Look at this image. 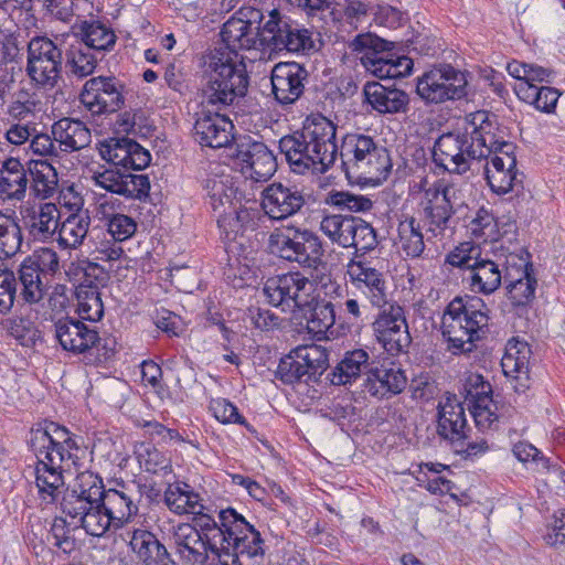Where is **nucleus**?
<instances>
[{
	"label": "nucleus",
	"mask_w": 565,
	"mask_h": 565,
	"mask_svg": "<svg viewBox=\"0 0 565 565\" xmlns=\"http://www.w3.org/2000/svg\"><path fill=\"white\" fill-rule=\"evenodd\" d=\"M265 15L260 9L247 6L239 8L222 28L221 36L231 52L257 49L271 52H305L313 47L311 34L307 29L294 24L279 10L268 12V19L262 25Z\"/></svg>",
	"instance_id": "f257e3e1"
},
{
	"label": "nucleus",
	"mask_w": 565,
	"mask_h": 565,
	"mask_svg": "<svg viewBox=\"0 0 565 565\" xmlns=\"http://www.w3.org/2000/svg\"><path fill=\"white\" fill-rule=\"evenodd\" d=\"M337 126L322 115L307 117L301 129L279 140V150L297 174L326 173L335 162Z\"/></svg>",
	"instance_id": "f03ea898"
},
{
	"label": "nucleus",
	"mask_w": 565,
	"mask_h": 565,
	"mask_svg": "<svg viewBox=\"0 0 565 565\" xmlns=\"http://www.w3.org/2000/svg\"><path fill=\"white\" fill-rule=\"evenodd\" d=\"M451 188L436 182L424 190L418 204L419 220L407 215L397 226V245L408 257H419L425 249L420 222L433 237L444 236L452 228L455 210L451 202Z\"/></svg>",
	"instance_id": "7ed1b4c3"
},
{
	"label": "nucleus",
	"mask_w": 565,
	"mask_h": 565,
	"mask_svg": "<svg viewBox=\"0 0 565 565\" xmlns=\"http://www.w3.org/2000/svg\"><path fill=\"white\" fill-rule=\"evenodd\" d=\"M73 444L68 430L53 422L31 430L30 446L38 459L35 483L44 499H54L64 484L62 463L71 458Z\"/></svg>",
	"instance_id": "20e7f679"
},
{
	"label": "nucleus",
	"mask_w": 565,
	"mask_h": 565,
	"mask_svg": "<svg viewBox=\"0 0 565 565\" xmlns=\"http://www.w3.org/2000/svg\"><path fill=\"white\" fill-rule=\"evenodd\" d=\"M342 167L349 181L377 183L387 178L392 161L387 149L364 134H348L341 145Z\"/></svg>",
	"instance_id": "39448f33"
},
{
	"label": "nucleus",
	"mask_w": 565,
	"mask_h": 565,
	"mask_svg": "<svg viewBox=\"0 0 565 565\" xmlns=\"http://www.w3.org/2000/svg\"><path fill=\"white\" fill-rule=\"evenodd\" d=\"M488 311L479 297H457L449 302L441 319V331L454 354L473 350L479 332L488 326Z\"/></svg>",
	"instance_id": "423d86ee"
},
{
	"label": "nucleus",
	"mask_w": 565,
	"mask_h": 565,
	"mask_svg": "<svg viewBox=\"0 0 565 565\" xmlns=\"http://www.w3.org/2000/svg\"><path fill=\"white\" fill-rule=\"evenodd\" d=\"M270 253L302 268L319 270L323 263L324 249L319 236L311 230L295 224L276 227L268 237Z\"/></svg>",
	"instance_id": "0eeeda50"
},
{
	"label": "nucleus",
	"mask_w": 565,
	"mask_h": 565,
	"mask_svg": "<svg viewBox=\"0 0 565 565\" xmlns=\"http://www.w3.org/2000/svg\"><path fill=\"white\" fill-rule=\"evenodd\" d=\"M141 495L134 486L125 482L105 489L98 510L88 518V535L102 536L111 526L120 529L138 513Z\"/></svg>",
	"instance_id": "6e6552de"
},
{
	"label": "nucleus",
	"mask_w": 565,
	"mask_h": 565,
	"mask_svg": "<svg viewBox=\"0 0 565 565\" xmlns=\"http://www.w3.org/2000/svg\"><path fill=\"white\" fill-rule=\"evenodd\" d=\"M392 43L372 33L356 35L349 44L361 64L372 75L381 78H401L411 74L414 63L408 56L385 57Z\"/></svg>",
	"instance_id": "1a4fd4ad"
},
{
	"label": "nucleus",
	"mask_w": 565,
	"mask_h": 565,
	"mask_svg": "<svg viewBox=\"0 0 565 565\" xmlns=\"http://www.w3.org/2000/svg\"><path fill=\"white\" fill-rule=\"evenodd\" d=\"M222 525L227 532L226 542L217 554L221 565H242L239 556L256 557L264 555V541L260 533L238 514L234 509L227 508L218 514Z\"/></svg>",
	"instance_id": "9d476101"
},
{
	"label": "nucleus",
	"mask_w": 565,
	"mask_h": 565,
	"mask_svg": "<svg viewBox=\"0 0 565 565\" xmlns=\"http://www.w3.org/2000/svg\"><path fill=\"white\" fill-rule=\"evenodd\" d=\"M249 77L243 62L226 58L214 63L203 88L204 103L217 110L234 105L248 89Z\"/></svg>",
	"instance_id": "9b49d317"
},
{
	"label": "nucleus",
	"mask_w": 565,
	"mask_h": 565,
	"mask_svg": "<svg viewBox=\"0 0 565 565\" xmlns=\"http://www.w3.org/2000/svg\"><path fill=\"white\" fill-rule=\"evenodd\" d=\"M63 51L47 36H33L26 45L25 74L36 89L51 90L62 81Z\"/></svg>",
	"instance_id": "f8f14e48"
},
{
	"label": "nucleus",
	"mask_w": 565,
	"mask_h": 565,
	"mask_svg": "<svg viewBox=\"0 0 565 565\" xmlns=\"http://www.w3.org/2000/svg\"><path fill=\"white\" fill-rule=\"evenodd\" d=\"M55 337L61 347L74 354L96 353V362H105L115 354V340L102 339L96 328L82 320L63 318L55 322Z\"/></svg>",
	"instance_id": "ddd939ff"
},
{
	"label": "nucleus",
	"mask_w": 565,
	"mask_h": 565,
	"mask_svg": "<svg viewBox=\"0 0 565 565\" xmlns=\"http://www.w3.org/2000/svg\"><path fill=\"white\" fill-rule=\"evenodd\" d=\"M105 488L103 479L92 471L79 472L63 495L61 508L72 522L88 533V518L98 510Z\"/></svg>",
	"instance_id": "4468645a"
},
{
	"label": "nucleus",
	"mask_w": 565,
	"mask_h": 565,
	"mask_svg": "<svg viewBox=\"0 0 565 565\" xmlns=\"http://www.w3.org/2000/svg\"><path fill=\"white\" fill-rule=\"evenodd\" d=\"M313 291V282L300 271L271 277L263 288L268 302L285 312L310 308L315 302Z\"/></svg>",
	"instance_id": "2eb2a0df"
},
{
	"label": "nucleus",
	"mask_w": 565,
	"mask_h": 565,
	"mask_svg": "<svg viewBox=\"0 0 565 565\" xmlns=\"http://www.w3.org/2000/svg\"><path fill=\"white\" fill-rule=\"evenodd\" d=\"M466 74L450 64L425 72L416 84L418 96L429 104L458 100L467 96Z\"/></svg>",
	"instance_id": "dca6fc26"
},
{
	"label": "nucleus",
	"mask_w": 565,
	"mask_h": 565,
	"mask_svg": "<svg viewBox=\"0 0 565 565\" xmlns=\"http://www.w3.org/2000/svg\"><path fill=\"white\" fill-rule=\"evenodd\" d=\"M465 124L473 140L478 160L489 159L504 150L514 151V145L505 139V128L499 124L494 114L477 110L465 116Z\"/></svg>",
	"instance_id": "f3484780"
},
{
	"label": "nucleus",
	"mask_w": 565,
	"mask_h": 565,
	"mask_svg": "<svg viewBox=\"0 0 565 565\" xmlns=\"http://www.w3.org/2000/svg\"><path fill=\"white\" fill-rule=\"evenodd\" d=\"M435 164L449 173L463 174L478 160L466 124L462 129L439 136L433 148Z\"/></svg>",
	"instance_id": "a211bd4d"
},
{
	"label": "nucleus",
	"mask_w": 565,
	"mask_h": 565,
	"mask_svg": "<svg viewBox=\"0 0 565 565\" xmlns=\"http://www.w3.org/2000/svg\"><path fill=\"white\" fill-rule=\"evenodd\" d=\"M58 269L60 257L52 248H40L32 256L25 258L18 271L21 299L30 305L40 302L45 295V285L41 276L43 274L54 275Z\"/></svg>",
	"instance_id": "6ab92c4d"
},
{
	"label": "nucleus",
	"mask_w": 565,
	"mask_h": 565,
	"mask_svg": "<svg viewBox=\"0 0 565 565\" xmlns=\"http://www.w3.org/2000/svg\"><path fill=\"white\" fill-rule=\"evenodd\" d=\"M234 158L242 174L255 182L267 181L277 169L274 153L264 142L254 140L249 136L236 142Z\"/></svg>",
	"instance_id": "aec40b11"
},
{
	"label": "nucleus",
	"mask_w": 565,
	"mask_h": 565,
	"mask_svg": "<svg viewBox=\"0 0 565 565\" xmlns=\"http://www.w3.org/2000/svg\"><path fill=\"white\" fill-rule=\"evenodd\" d=\"M92 181L100 189L126 199L145 201L149 196L150 181L146 174L110 166L93 172Z\"/></svg>",
	"instance_id": "412c9836"
},
{
	"label": "nucleus",
	"mask_w": 565,
	"mask_h": 565,
	"mask_svg": "<svg viewBox=\"0 0 565 565\" xmlns=\"http://www.w3.org/2000/svg\"><path fill=\"white\" fill-rule=\"evenodd\" d=\"M373 331L377 341L391 354L407 352L412 344L405 310L398 305H391L377 316Z\"/></svg>",
	"instance_id": "4be33fe9"
},
{
	"label": "nucleus",
	"mask_w": 565,
	"mask_h": 565,
	"mask_svg": "<svg viewBox=\"0 0 565 565\" xmlns=\"http://www.w3.org/2000/svg\"><path fill=\"white\" fill-rule=\"evenodd\" d=\"M122 88L115 77H93L84 84L79 99L94 116L115 113L125 102Z\"/></svg>",
	"instance_id": "5701e85b"
},
{
	"label": "nucleus",
	"mask_w": 565,
	"mask_h": 565,
	"mask_svg": "<svg viewBox=\"0 0 565 565\" xmlns=\"http://www.w3.org/2000/svg\"><path fill=\"white\" fill-rule=\"evenodd\" d=\"M308 72L296 62L277 63L270 73L271 94L280 106L295 104L305 92Z\"/></svg>",
	"instance_id": "b1692460"
},
{
	"label": "nucleus",
	"mask_w": 565,
	"mask_h": 565,
	"mask_svg": "<svg viewBox=\"0 0 565 565\" xmlns=\"http://www.w3.org/2000/svg\"><path fill=\"white\" fill-rule=\"evenodd\" d=\"M347 267L351 288L369 297L372 307L383 308L387 303L383 274L365 260L351 259Z\"/></svg>",
	"instance_id": "393cba45"
},
{
	"label": "nucleus",
	"mask_w": 565,
	"mask_h": 565,
	"mask_svg": "<svg viewBox=\"0 0 565 565\" xmlns=\"http://www.w3.org/2000/svg\"><path fill=\"white\" fill-rule=\"evenodd\" d=\"M22 227L36 243L55 242L61 211L54 203H41L21 210Z\"/></svg>",
	"instance_id": "a878e982"
},
{
	"label": "nucleus",
	"mask_w": 565,
	"mask_h": 565,
	"mask_svg": "<svg viewBox=\"0 0 565 565\" xmlns=\"http://www.w3.org/2000/svg\"><path fill=\"white\" fill-rule=\"evenodd\" d=\"M104 160L113 167L127 170H142L151 161L147 149L128 137H115L106 140L100 148Z\"/></svg>",
	"instance_id": "bb28decb"
},
{
	"label": "nucleus",
	"mask_w": 565,
	"mask_h": 565,
	"mask_svg": "<svg viewBox=\"0 0 565 565\" xmlns=\"http://www.w3.org/2000/svg\"><path fill=\"white\" fill-rule=\"evenodd\" d=\"M305 202L303 193L297 186L278 182L263 191L262 207L271 220H285L299 212Z\"/></svg>",
	"instance_id": "cd10ccee"
},
{
	"label": "nucleus",
	"mask_w": 565,
	"mask_h": 565,
	"mask_svg": "<svg viewBox=\"0 0 565 565\" xmlns=\"http://www.w3.org/2000/svg\"><path fill=\"white\" fill-rule=\"evenodd\" d=\"M196 116L193 130L195 140L201 146L222 148L231 142L234 126L225 115L202 110Z\"/></svg>",
	"instance_id": "c85d7f7f"
},
{
	"label": "nucleus",
	"mask_w": 565,
	"mask_h": 565,
	"mask_svg": "<svg viewBox=\"0 0 565 565\" xmlns=\"http://www.w3.org/2000/svg\"><path fill=\"white\" fill-rule=\"evenodd\" d=\"M467 419L465 408L456 395L447 394L438 403V435L452 443L466 438Z\"/></svg>",
	"instance_id": "c756f323"
},
{
	"label": "nucleus",
	"mask_w": 565,
	"mask_h": 565,
	"mask_svg": "<svg viewBox=\"0 0 565 565\" xmlns=\"http://www.w3.org/2000/svg\"><path fill=\"white\" fill-rule=\"evenodd\" d=\"M172 539L181 558L192 565H205L212 559L207 541L201 532L189 523L173 527Z\"/></svg>",
	"instance_id": "7c9ffc66"
},
{
	"label": "nucleus",
	"mask_w": 565,
	"mask_h": 565,
	"mask_svg": "<svg viewBox=\"0 0 565 565\" xmlns=\"http://www.w3.org/2000/svg\"><path fill=\"white\" fill-rule=\"evenodd\" d=\"M484 174L490 189L497 194L512 191L516 181V159L514 151L494 153L487 159Z\"/></svg>",
	"instance_id": "2f4dec72"
},
{
	"label": "nucleus",
	"mask_w": 565,
	"mask_h": 565,
	"mask_svg": "<svg viewBox=\"0 0 565 565\" xmlns=\"http://www.w3.org/2000/svg\"><path fill=\"white\" fill-rule=\"evenodd\" d=\"M531 355L532 350L529 343L516 339L508 341L501 366L505 376L520 382L515 385L516 391H525L529 387Z\"/></svg>",
	"instance_id": "473e14b6"
},
{
	"label": "nucleus",
	"mask_w": 565,
	"mask_h": 565,
	"mask_svg": "<svg viewBox=\"0 0 565 565\" xmlns=\"http://www.w3.org/2000/svg\"><path fill=\"white\" fill-rule=\"evenodd\" d=\"M407 379L401 367L390 363L369 370L364 382V391L376 397L387 394H398L406 387Z\"/></svg>",
	"instance_id": "72a5a7b5"
},
{
	"label": "nucleus",
	"mask_w": 565,
	"mask_h": 565,
	"mask_svg": "<svg viewBox=\"0 0 565 565\" xmlns=\"http://www.w3.org/2000/svg\"><path fill=\"white\" fill-rule=\"evenodd\" d=\"M363 93L365 100L380 114H397L407 110L409 98L402 89L386 87L377 82H367Z\"/></svg>",
	"instance_id": "f704fd0d"
},
{
	"label": "nucleus",
	"mask_w": 565,
	"mask_h": 565,
	"mask_svg": "<svg viewBox=\"0 0 565 565\" xmlns=\"http://www.w3.org/2000/svg\"><path fill=\"white\" fill-rule=\"evenodd\" d=\"M471 270L465 277L473 292L491 295L500 286L503 279L501 262L480 256L471 265Z\"/></svg>",
	"instance_id": "c9c22d12"
},
{
	"label": "nucleus",
	"mask_w": 565,
	"mask_h": 565,
	"mask_svg": "<svg viewBox=\"0 0 565 565\" xmlns=\"http://www.w3.org/2000/svg\"><path fill=\"white\" fill-rule=\"evenodd\" d=\"M51 132L58 148L64 152L81 150L92 141L90 130L83 121L74 118L58 119L52 125Z\"/></svg>",
	"instance_id": "e433bc0d"
},
{
	"label": "nucleus",
	"mask_w": 565,
	"mask_h": 565,
	"mask_svg": "<svg viewBox=\"0 0 565 565\" xmlns=\"http://www.w3.org/2000/svg\"><path fill=\"white\" fill-rule=\"evenodd\" d=\"M207 204L213 213L225 212L234 205L241 204L236 199L237 189L233 178L227 173H214L204 180Z\"/></svg>",
	"instance_id": "4c0bfd02"
},
{
	"label": "nucleus",
	"mask_w": 565,
	"mask_h": 565,
	"mask_svg": "<svg viewBox=\"0 0 565 565\" xmlns=\"http://www.w3.org/2000/svg\"><path fill=\"white\" fill-rule=\"evenodd\" d=\"M28 172L21 161L10 157L0 168V194L6 200L21 201L25 198L29 179Z\"/></svg>",
	"instance_id": "58836bf2"
},
{
	"label": "nucleus",
	"mask_w": 565,
	"mask_h": 565,
	"mask_svg": "<svg viewBox=\"0 0 565 565\" xmlns=\"http://www.w3.org/2000/svg\"><path fill=\"white\" fill-rule=\"evenodd\" d=\"M129 545L145 565H167L170 555L154 534L143 529L132 531Z\"/></svg>",
	"instance_id": "ea45409f"
},
{
	"label": "nucleus",
	"mask_w": 565,
	"mask_h": 565,
	"mask_svg": "<svg viewBox=\"0 0 565 565\" xmlns=\"http://www.w3.org/2000/svg\"><path fill=\"white\" fill-rule=\"evenodd\" d=\"M90 217L86 212L70 214L65 220L58 221L55 242L62 249H77L87 237Z\"/></svg>",
	"instance_id": "a19ab883"
},
{
	"label": "nucleus",
	"mask_w": 565,
	"mask_h": 565,
	"mask_svg": "<svg viewBox=\"0 0 565 565\" xmlns=\"http://www.w3.org/2000/svg\"><path fill=\"white\" fill-rule=\"evenodd\" d=\"M494 254L497 260L501 262L503 279H516L533 274V265L530 253L523 246H514L512 250L503 245L497 248Z\"/></svg>",
	"instance_id": "79ce46f5"
},
{
	"label": "nucleus",
	"mask_w": 565,
	"mask_h": 565,
	"mask_svg": "<svg viewBox=\"0 0 565 565\" xmlns=\"http://www.w3.org/2000/svg\"><path fill=\"white\" fill-rule=\"evenodd\" d=\"M76 35L83 45L95 52L110 51L116 44L115 32L100 21H83Z\"/></svg>",
	"instance_id": "37998d69"
},
{
	"label": "nucleus",
	"mask_w": 565,
	"mask_h": 565,
	"mask_svg": "<svg viewBox=\"0 0 565 565\" xmlns=\"http://www.w3.org/2000/svg\"><path fill=\"white\" fill-rule=\"evenodd\" d=\"M164 502L177 514H202L203 511L200 495L186 483L169 486L164 492Z\"/></svg>",
	"instance_id": "c03bdc74"
},
{
	"label": "nucleus",
	"mask_w": 565,
	"mask_h": 565,
	"mask_svg": "<svg viewBox=\"0 0 565 565\" xmlns=\"http://www.w3.org/2000/svg\"><path fill=\"white\" fill-rule=\"evenodd\" d=\"M29 173L32 177L31 188L36 198L45 200L55 194L58 177L55 168L47 160L30 161Z\"/></svg>",
	"instance_id": "a18cd8bd"
},
{
	"label": "nucleus",
	"mask_w": 565,
	"mask_h": 565,
	"mask_svg": "<svg viewBox=\"0 0 565 565\" xmlns=\"http://www.w3.org/2000/svg\"><path fill=\"white\" fill-rule=\"evenodd\" d=\"M369 353L362 349L347 352L331 373L330 381L333 385H345L361 375L367 366Z\"/></svg>",
	"instance_id": "49530a36"
},
{
	"label": "nucleus",
	"mask_w": 565,
	"mask_h": 565,
	"mask_svg": "<svg viewBox=\"0 0 565 565\" xmlns=\"http://www.w3.org/2000/svg\"><path fill=\"white\" fill-rule=\"evenodd\" d=\"M90 50L79 42L66 50L65 68L70 76L85 78L94 73L98 60Z\"/></svg>",
	"instance_id": "de8ad7c7"
},
{
	"label": "nucleus",
	"mask_w": 565,
	"mask_h": 565,
	"mask_svg": "<svg viewBox=\"0 0 565 565\" xmlns=\"http://www.w3.org/2000/svg\"><path fill=\"white\" fill-rule=\"evenodd\" d=\"M514 90L521 100L544 113L554 110L561 95L556 88L527 84H516Z\"/></svg>",
	"instance_id": "09e8293b"
},
{
	"label": "nucleus",
	"mask_w": 565,
	"mask_h": 565,
	"mask_svg": "<svg viewBox=\"0 0 565 565\" xmlns=\"http://www.w3.org/2000/svg\"><path fill=\"white\" fill-rule=\"evenodd\" d=\"M310 318L307 320V330L317 340L327 339V333L335 322L334 305L327 300H315L310 308Z\"/></svg>",
	"instance_id": "8fccbe9b"
},
{
	"label": "nucleus",
	"mask_w": 565,
	"mask_h": 565,
	"mask_svg": "<svg viewBox=\"0 0 565 565\" xmlns=\"http://www.w3.org/2000/svg\"><path fill=\"white\" fill-rule=\"evenodd\" d=\"M22 228L15 217L0 213V258H10L20 252Z\"/></svg>",
	"instance_id": "3c124183"
},
{
	"label": "nucleus",
	"mask_w": 565,
	"mask_h": 565,
	"mask_svg": "<svg viewBox=\"0 0 565 565\" xmlns=\"http://www.w3.org/2000/svg\"><path fill=\"white\" fill-rule=\"evenodd\" d=\"M294 351L309 380L320 376L329 366V353L321 345H300L295 348Z\"/></svg>",
	"instance_id": "603ef678"
},
{
	"label": "nucleus",
	"mask_w": 565,
	"mask_h": 565,
	"mask_svg": "<svg viewBox=\"0 0 565 565\" xmlns=\"http://www.w3.org/2000/svg\"><path fill=\"white\" fill-rule=\"evenodd\" d=\"M77 312L83 320L96 322L104 316V305L96 286L81 285L76 291Z\"/></svg>",
	"instance_id": "864d4df0"
},
{
	"label": "nucleus",
	"mask_w": 565,
	"mask_h": 565,
	"mask_svg": "<svg viewBox=\"0 0 565 565\" xmlns=\"http://www.w3.org/2000/svg\"><path fill=\"white\" fill-rule=\"evenodd\" d=\"M215 216L223 237L227 241H234L243 232L244 225L249 218V213L242 207V204H237L225 210V212L215 213Z\"/></svg>",
	"instance_id": "5fc2aeb1"
},
{
	"label": "nucleus",
	"mask_w": 565,
	"mask_h": 565,
	"mask_svg": "<svg viewBox=\"0 0 565 565\" xmlns=\"http://www.w3.org/2000/svg\"><path fill=\"white\" fill-rule=\"evenodd\" d=\"M136 455L140 467L149 473L164 476L172 470L170 459L154 446L142 444Z\"/></svg>",
	"instance_id": "6e6d98bb"
},
{
	"label": "nucleus",
	"mask_w": 565,
	"mask_h": 565,
	"mask_svg": "<svg viewBox=\"0 0 565 565\" xmlns=\"http://www.w3.org/2000/svg\"><path fill=\"white\" fill-rule=\"evenodd\" d=\"M504 281L508 284V297L514 306H526L534 299L537 286L534 273Z\"/></svg>",
	"instance_id": "4d7b16f0"
},
{
	"label": "nucleus",
	"mask_w": 565,
	"mask_h": 565,
	"mask_svg": "<svg viewBox=\"0 0 565 565\" xmlns=\"http://www.w3.org/2000/svg\"><path fill=\"white\" fill-rule=\"evenodd\" d=\"M199 531L207 541V546H210L212 561H217V554L221 553V548L226 542L227 532L223 531L225 526L222 525L221 520L218 524L214 519L204 514L199 518Z\"/></svg>",
	"instance_id": "13d9d810"
},
{
	"label": "nucleus",
	"mask_w": 565,
	"mask_h": 565,
	"mask_svg": "<svg viewBox=\"0 0 565 565\" xmlns=\"http://www.w3.org/2000/svg\"><path fill=\"white\" fill-rule=\"evenodd\" d=\"M19 276L3 264H0V313L7 315L11 311L17 298H21L18 294Z\"/></svg>",
	"instance_id": "bf43d9fd"
},
{
	"label": "nucleus",
	"mask_w": 565,
	"mask_h": 565,
	"mask_svg": "<svg viewBox=\"0 0 565 565\" xmlns=\"http://www.w3.org/2000/svg\"><path fill=\"white\" fill-rule=\"evenodd\" d=\"M471 235L477 239L495 241L498 235V224L494 216L484 207H480L476 216L468 225Z\"/></svg>",
	"instance_id": "052dcab7"
},
{
	"label": "nucleus",
	"mask_w": 565,
	"mask_h": 565,
	"mask_svg": "<svg viewBox=\"0 0 565 565\" xmlns=\"http://www.w3.org/2000/svg\"><path fill=\"white\" fill-rule=\"evenodd\" d=\"M106 227L109 236L121 243L134 236L137 231V222L129 215L115 213L106 218Z\"/></svg>",
	"instance_id": "680f3d73"
},
{
	"label": "nucleus",
	"mask_w": 565,
	"mask_h": 565,
	"mask_svg": "<svg viewBox=\"0 0 565 565\" xmlns=\"http://www.w3.org/2000/svg\"><path fill=\"white\" fill-rule=\"evenodd\" d=\"M463 391L468 404L492 403L491 385L480 374H469L463 384Z\"/></svg>",
	"instance_id": "e2e57ef3"
},
{
	"label": "nucleus",
	"mask_w": 565,
	"mask_h": 565,
	"mask_svg": "<svg viewBox=\"0 0 565 565\" xmlns=\"http://www.w3.org/2000/svg\"><path fill=\"white\" fill-rule=\"evenodd\" d=\"M276 374L286 384L310 381L294 350L280 360Z\"/></svg>",
	"instance_id": "0e129e2a"
},
{
	"label": "nucleus",
	"mask_w": 565,
	"mask_h": 565,
	"mask_svg": "<svg viewBox=\"0 0 565 565\" xmlns=\"http://www.w3.org/2000/svg\"><path fill=\"white\" fill-rule=\"evenodd\" d=\"M349 218L350 216L345 215H327L322 218L320 223V230L333 243H337L342 247H347L348 241L347 237H344V235L345 233H349Z\"/></svg>",
	"instance_id": "69168bd1"
},
{
	"label": "nucleus",
	"mask_w": 565,
	"mask_h": 565,
	"mask_svg": "<svg viewBox=\"0 0 565 565\" xmlns=\"http://www.w3.org/2000/svg\"><path fill=\"white\" fill-rule=\"evenodd\" d=\"M480 256V248L478 246L470 242H465L447 255L446 262L454 267L465 268L469 273L472 268L471 265Z\"/></svg>",
	"instance_id": "338daca9"
},
{
	"label": "nucleus",
	"mask_w": 565,
	"mask_h": 565,
	"mask_svg": "<svg viewBox=\"0 0 565 565\" xmlns=\"http://www.w3.org/2000/svg\"><path fill=\"white\" fill-rule=\"evenodd\" d=\"M210 409L214 417L223 424H239L248 427L245 418L238 413L237 407L225 398H214L210 403Z\"/></svg>",
	"instance_id": "774afa93"
}]
</instances>
